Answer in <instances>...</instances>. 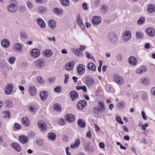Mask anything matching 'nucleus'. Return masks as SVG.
I'll use <instances>...</instances> for the list:
<instances>
[{"label":"nucleus","mask_w":155,"mask_h":155,"mask_svg":"<svg viewBox=\"0 0 155 155\" xmlns=\"http://www.w3.org/2000/svg\"><path fill=\"white\" fill-rule=\"evenodd\" d=\"M10 5L7 6V8L9 12L15 13L17 10L18 3L16 0H11L9 2Z\"/></svg>","instance_id":"f257e3e1"},{"label":"nucleus","mask_w":155,"mask_h":155,"mask_svg":"<svg viewBox=\"0 0 155 155\" xmlns=\"http://www.w3.org/2000/svg\"><path fill=\"white\" fill-rule=\"evenodd\" d=\"M35 67L38 69H40L44 67L46 61L42 58H39L35 61L34 62Z\"/></svg>","instance_id":"f03ea898"},{"label":"nucleus","mask_w":155,"mask_h":155,"mask_svg":"<svg viewBox=\"0 0 155 155\" xmlns=\"http://www.w3.org/2000/svg\"><path fill=\"white\" fill-rule=\"evenodd\" d=\"M131 37V31L128 30H127L123 33L122 39L124 42H127L130 39Z\"/></svg>","instance_id":"7ed1b4c3"},{"label":"nucleus","mask_w":155,"mask_h":155,"mask_svg":"<svg viewBox=\"0 0 155 155\" xmlns=\"http://www.w3.org/2000/svg\"><path fill=\"white\" fill-rule=\"evenodd\" d=\"M14 88V86L12 84L9 83L6 86L5 93V94L9 95L13 92Z\"/></svg>","instance_id":"20e7f679"},{"label":"nucleus","mask_w":155,"mask_h":155,"mask_svg":"<svg viewBox=\"0 0 155 155\" xmlns=\"http://www.w3.org/2000/svg\"><path fill=\"white\" fill-rule=\"evenodd\" d=\"M40 50L37 48L32 49L30 51V56L33 58H37L40 56Z\"/></svg>","instance_id":"39448f33"},{"label":"nucleus","mask_w":155,"mask_h":155,"mask_svg":"<svg viewBox=\"0 0 155 155\" xmlns=\"http://www.w3.org/2000/svg\"><path fill=\"white\" fill-rule=\"evenodd\" d=\"M95 82L94 79L92 77L87 76L86 78V84L89 87L93 86Z\"/></svg>","instance_id":"423d86ee"},{"label":"nucleus","mask_w":155,"mask_h":155,"mask_svg":"<svg viewBox=\"0 0 155 155\" xmlns=\"http://www.w3.org/2000/svg\"><path fill=\"white\" fill-rule=\"evenodd\" d=\"M87 101L86 100H81L79 101L77 104V107L79 110H82L86 105Z\"/></svg>","instance_id":"0eeeda50"},{"label":"nucleus","mask_w":155,"mask_h":155,"mask_svg":"<svg viewBox=\"0 0 155 155\" xmlns=\"http://www.w3.org/2000/svg\"><path fill=\"white\" fill-rule=\"evenodd\" d=\"M77 71L78 74L80 75H83L85 72V68L82 64H80L77 66Z\"/></svg>","instance_id":"6e6552de"},{"label":"nucleus","mask_w":155,"mask_h":155,"mask_svg":"<svg viewBox=\"0 0 155 155\" xmlns=\"http://www.w3.org/2000/svg\"><path fill=\"white\" fill-rule=\"evenodd\" d=\"M84 149L85 150L90 153H93L94 151V147L91 146L90 142H87L84 145Z\"/></svg>","instance_id":"1a4fd4ad"},{"label":"nucleus","mask_w":155,"mask_h":155,"mask_svg":"<svg viewBox=\"0 0 155 155\" xmlns=\"http://www.w3.org/2000/svg\"><path fill=\"white\" fill-rule=\"evenodd\" d=\"M13 49L15 51L21 52L22 50V46L20 43H16L14 45Z\"/></svg>","instance_id":"9d476101"},{"label":"nucleus","mask_w":155,"mask_h":155,"mask_svg":"<svg viewBox=\"0 0 155 155\" xmlns=\"http://www.w3.org/2000/svg\"><path fill=\"white\" fill-rule=\"evenodd\" d=\"M38 126L42 131H45L46 130V125L45 122L43 120H40L38 122Z\"/></svg>","instance_id":"9b49d317"},{"label":"nucleus","mask_w":155,"mask_h":155,"mask_svg":"<svg viewBox=\"0 0 155 155\" xmlns=\"http://www.w3.org/2000/svg\"><path fill=\"white\" fill-rule=\"evenodd\" d=\"M101 18L98 16H94L92 18V23L95 25L99 24L101 21Z\"/></svg>","instance_id":"f8f14e48"},{"label":"nucleus","mask_w":155,"mask_h":155,"mask_svg":"<svg viewBox=\"0 0 155 155\" xmlns=\"http://www.w3.org/2000/svg\"><path fill=\"white\" fill-rule=\"evenodd\" d=\"M139 82L142 85L146 86L150 84V81L148 78L144 77L141 78L140 79Z\"/></svg>","instance_id":"ddd939ff"},{"label":"nucleus","mask_w":155,"mask_h":155,"mask_svg":"<svg viewBox=\"0 0 155 155\" xmlns=\"http://www.w3.org/2000/svg\"><path fill=\"white\" fill-rule=\"evenodd\" d=\"M147 35L151 37H153L155 35V30L152 28H148L146 30Z\"/></svg>","instance_id":"4468645a"},{"label":"nucleus","mask_w":155,"mask_h":155,"mask_svg":"<svg viewBox=\"0 0 155 155\" xmlns=\"http://www.w3.org/2000/svg\"><path fill=\"white\" fill-rule=\"evenodd\" d=\"M114 80L115 82L118 84H122L123 83V78L117 75H115L114 78Z\"/></svg>","instance_id":"2eb2a0df"},{"label":"nucleus","mask_w":155,"mask_h":155,"mask_svg":"<svg viewBox=\"0 0 155 155\" xmlns=\"http://www.w3.org/2000/svg\"><path fill=\"white\" fill-rule=\"evenodd\" d=\"M18 139L19 142L22 144H25L28 141V138L25 135H23L20 136Z\"/></svg>","instance_id":"dca6fc26"},{"label":"nucleus","mask_w":155,"mask_h":155,"mask_svg":"<svg viewBox=\"0 0 155 155\" xmlns=\"http://www.w3.org/2000/svg\"><path fill=\"white\" fill-rule=\"evenodd\" d=\"M28 91L30 95L34 96L37 93L36 89L34 85H31L28 88Z\"/></svg>","instance_id":"f3484780"},{"label":"nucleus","mask_w":155,"mask_h":155,"mask_svg":"<svg viewBox=\"0 0 155 155\" xmlns=\"http://www.w3.org/2000/svg\"><path fill=\"white\" fill-rule=\"evenodd\" d=\"M75 64V62L73 61H70L68 63L66 64L65 68L67 71H70L74 68V66Z\"/></svg>","instance_id":"a211bd4d"},{"label":"nucleus","mask_w":155,"mask_h":155,"mask_svg":"<svg viewBox=\"0 0 155 155\" xmlns=\"http://www.w3.org/2000/svg\"><path fill=\"white\" fill-rule=\"evenodd\" d=\"M40 95L41 100L43 101H45L48 97V92L45 91H41L40 93Z\"/></svg>","instance_id":"6ab92c4d"},{"label":"nucleus","mask_w":155,"mask_h":155,"mask_svg":"<svg viewBox=\"0 0 155 155\" xmlns=\"http://www.w3.org/2000/svg\"><path fill=\"white\" fill-rule=\"evenodd\" d=\"M147 68L144 66H142L139 67L136 70V73L138 74H140L143 72H145L147 70Z\"/></svg>","instance_id":"aec40b11"},{"label":"nucleus","mask_w":155,"mask_h":155,"mask_svg":"<svg viewBox=\"0 0 155 155\" xmlns=\"http://www.w3.org/2000/svg\"><path fill=\"white\" fill-rule=\"evenodd\" d=\"M65 119L68 122H72L75 120V117L71 114L66 115L65 116Z\"/></svg>","instance_id":"412c9836"},{"label":"nucleus","mask_w":155,"mask_h":155,"mask_svg":"<svg viewBox=\"0 0 155 155\" xmlns=\"http://www.w3.org/2000/svg\"><path fill=\"white\" fill-rule=\"evenodd\" d=\"M128 61L131 65H135L137 63V61L136 58L134 56L130 57L128 59Z\"/></svg>","instance_id":"4be33fe9"},{"label":"nucleus","mask_w":155,"mask_h":155,"mask_svg":"<svg viewBox=\"0 0 155 155\" xmlns=\"http://www.w3.org/2000/svg\"><path fill=\"white\" fill-rule=\"evenodd\" d=\"M69 95L72 101H74L75 99L77 98L78 96V93L74 91L71 92Z\"/></svg>","instance_id":"5701e85b"},{"label":"nucleus","mask_w":155,"mask_h":155,"mask_svg":"<svg viewBox=\"0 0 155 155\" xmlns=\"http://www.w3.org/2000/svg\"><path fill=\"white\" fill-rule=\"evenodd\" d=\"M43 54L46 58L50 57L53 54L52 51L50 49H47L43 52Z\"/></svg>","instance_id":"b1692460"},{"label":"nucleus","mask_w":155,"mask_h":155,"mask_svg":"<svg viewBox=\"0 0 155 155\" xmlns=\"http://www.w3.org/2000/svg\"><path fill=\"white\" fill-rule=\"evenodd\" d=\"M36 21L41 28H45L46 26L45 24L42 19L41 18H38L37 19Z\"/></svg>","instance_id":"393cba45"},{"label":"nucleus","mask_w":155,"mask_h":155,"mask_svg":"<svg viewBox=\"0 0 155 155\" xmlns=\"http://www.w3.org/2000/svg\"><path fill=\"white\" fill-rule=\"evenodd\" d=\"M11 146L15 151L17 152H20L21 151V147L18 143H12L11 144Z\"/></svg>","instance_id":"a878e982"},{"label":"nucleus","mask_w":155,"mask_h":155,"mask_svg":"<svg viewBox=\"0 0 155 155\" xmlns=\"http://www.w3.org/2000/svg\"><path fill=\"white\" fill-rule=\"evenodd\" d=\"M56 137L55 134L54 133L50 132L48 135V137L50 140L54 141L55 140Z\"/></svg>","instance_id":"bb28decb"},{"label":"nucleus","mask_w":155,"mask_h":155,"mask_svg":"<svg viewBox=\"0 0 155 155\" xmlns=\"http://www.w3.org/2000/svg\"><path fill=\"white\" fill-rule=\"evenodd\" d=\"M48 24L50 28L52 29H54L56 25V22L52 19L48 21Z\"/></svg>","instance_id":"cd10ccee"},{"label":"nucleus","mask_w":155,"mask_h":155,"mask_svg":"<svg viewBox=\"0 0 155 155\" xmlns=\"http://www.w3.org/2000/svg\"><path fill=\"white\" fill-rule=\"evenodd\" d=\"M147 10L148 13H152L155 12V7L153 5H148Z\"/></svg>","instance_id":"c85d7f7f"},{"label":"nucleus","mask_w":155,"mask_h":155,"mask_svg":"<svg viewBox=\"0 0 155 155\" xmlns=\"http://www.w3.org/2000/svg\"><path fill=\"white\" fill-rule=\"evenodd\" d=\"M10 43V42L8 40L4 39L2 41L1 44L3 47L5 48H7L9 46Z\"/></svg>","instance_id":"c756f323"},{"label":"nucleus","mask_w":155,"mask_h":155,"mask_svg":"<svg viewBox=\"0 0 155 155\" xmlns=\"http://www.w3.org/2000/svg\"><path fill=\"white\" fill-rule=\"evenodd\" d=\"M80 144V141L79 139H77L75 141L74 144H72L70 145L71 148H76Z\"/></svg>","instance_id":"7c9ffc66"},{"label":"nucleus","mask_w":155,"mask_h":155,"mask_svg":"<svg viewBox=\"0 0 155 155\" xmlns=\"http://www.w3.org/2000/svg\"><path fill=\"white\" fill-rule=\"evenodd\" d=\"M87 68L90 71H95L96 67L95 65L92 63H90L88 64Z\"/></svg>","instance_id":"2f4dec72"},{"label":"nucleus","mask_w":155,"mask_h":155,"mask_svg":"<svg viewBox=\"0 0 155 155\" xmlns=\"http://www.w3.org/2000/svg\"><path fill=\"white\" fill-rule=\"evenodd\" d=\"M22 122L23 125L26 127H28L30 124V121L28 118L26 117L23 118L22 120Z\"/></svg>","instance_id":"473e14b6"},{"label":"nucleus","mask_w":155,"mask_h":155,"mask_svg":"<svg viewBox=\"0 0 155 155\" xmlns=\"http://www.w3.org/2000/svg\"><path fill=\"white\" fill-rule=\"evenodd\" d=\"M100 9L102 13H105L108 10V7L106 5L103 4L101 5Z\"/></svg>","instance_id":"72a5a7b5"},{"label":"nucleus","mask_w":155,"mask_h":155,"mask_svg":"<svg viewBox=\"0 0 155 155\" xmlns=\"http://www.w3.org/2000/svg\"><path fill=\"white\" fill-rule=\"evenodd\" d=\"M77 124L81 128H84L85 126V123L82 119H79L78 120Z\"/></svg>","instance_id":"f704fd0d"},{"label":"nucleus","mask_w":155,"mask_h":155,"mask_svg":"<svg viewBox=\"0 0 155 155\" xmlns=\"http://www.w3.org/2000/svg\"><path fill=\"white\" fill-rule=\"evenodd\" d=\"M72 52L78 56H81L82 55V51L79 49H73L72 50Z\"/></svg>","instance_id":"c9c22d12"},{"label":"nucleus","mask_w":155,"mask_h":155,"mask_svg":"<svg viewBox=\"0 0 155 155\" xmlns=\"http://www.w3.org/2000/svg\"><path fill=\"white\" fill-rule=\"evenodd\" d=\"M53 108L54 109L58 112H60L61 110V105L59 104H55L54 105Z\"/></svg>","instance_id":"e433bc0d"},{"label":"nucleus","mask_w":155,"mask_h":155,"mask_svg":"<svg viewBox=\"0 0 155 155\" xmlns=\"http://www.w3.org/2000/svg\"><path fill=\"white\" fill-rule=\"evenodd\" d=\"M110 38L111 41L113 43H116L118 40L117 37L113 34L110 36Z\"/></svg>","instance_id":"4c0bfd02"},{"label":"nucleus","mask_w":155,"mask_h":155,"mask_svg":"<svg viewBox=\"0 0 155 155\" xmlns=\"http://www.w3.org/2000/svg\"><path fill=\"white\" fill-rule=\"evenodd\" d=\"M53 12L56 14L60 15L63 12V11L61 9H58L57 8H56L53 10Z\"/></svg>","instance_id":"58836bf2"},{"label":"nucleus","mask_w":155,"mask_h":155,"mask_svg":"<svg viewBox=\"0 0 155 155\" xmlns=\"http://www.w3.org/2000/svg\"><path fill=\"white\" fill-rule=\"evenodd\" d=\"M61 4L64 6H68L70 4L69 0H60Z\"/></svg>","instance_id":"ea45409f"},{"label":"nucleus","mask_w":155,"mask_h":155,"mask_svg":"<svg viewBox=\"0 0 155 155\" xmlns=\"http://www.w3.org/2000/svg\"><path fill=\"white\" fill-rule=\"evenodd\" d=\"M3 116L4 117L8 118L10 117V113L8 110H6L3 113Z\"/></svg>","instance_id":"a19ab883"},{"label":"nucleus","mask_w":155,"mask_h":155,"mask_svg":"<svg viewBox=\"0 0 155 155\" xmlns=\"http://www.w3.org/2000/svg\"><path fill=\"white\" fill-rule=\"evenodd\" d=\"M145 21V18L143 17H141L137 21V24L138 25H141L144 23Z\"/></svg>","instance_id":"79ce46f5"},{"label":"nucleus","mask_w":155,"mask_h":155,"mask_svg":"<svg viewBox=\"0 0 155 155\" xmlns=\"http://www.w3.org/2000/svg\"><path fill=\"white\" fill-rule=\"evenodd\" d=\"M136 38L138 39L142 38L143 36V33L139 31H137L136 33Z\"/></svg>","instance_id":"37998d69"},{"label":"nucleus","mask_w":155,"mask_h":155,"mask_svg":"<svg viewBox=\"0 0 155 155\" xmlns=\"http://www.w3.org/2000/svg\"><path fill=\"white\" fill-rule=\"evenodd\" d=\"M125 103L122 101L117 104V107L120 109H123L125 106Z\"/></svg>","instance_id":"c03bdc74"},{"label":"nucleus","mask_w":155,"mask_h":155,"mask_svg":"<svg viewBox=\"0 0 155 155\" xmlns=\"http://www.w3.org/2000/svg\"><path fill=\"white\" fill-rule=\"evenodd\" d=\"M15 58L14 56L10 57L8 59L9 63L11 64H13L15 61Z\"/></svg>","instance_id":"a18cd8bd"},{"label":"nucleus","mask_w":155,"mask_h":155,"mask_svg":"<svg viewBox=\"0 0 155 155\" xmlns=\"http://www.w3.org/2000/svg\"><path fill=\"white\" fill-rule=\"evenodd\" d=\"M54 91L58 93H59L61 91V87L60 86H58L54 89Z\"/></svg>","instance_id":"49530a36"},{"label":"nucleus","mask_w":155,"mask_h":155,"mask_svg":"<svg viewBox=\"0 0 155 155\" xmlns=\"http://www.w3.org/2000/svg\"><path fill=\"white\" fill-rule=\"evenodd\" d=\"M29 111L35 113L36 111V108L35 106H30L28 107Z\"/></svg>","instance_id":"de8ad7c7"},{"label":"nucleus","mask_w":155,"mask_h":155,"mask_svg":"<svg viewBox=\"0 0 155 155\" xmlns=\"http://www.w3.org/2000/svg\"><path fill=\"white\" fill-rule=\"evenodd\" d=\"M6 104L7 107H11L13 105V103L11 100H8L6 102Z\"/></svg>","instance_id":"09e8293b"},{"label":"nucleus","mask_w":155,"mask_h":155,"mask_svg":"<svg viewBox=\"0 0 155 155\" xmlns=\"http://www.w3.org/2000/svg\"><path fill=\"white\" fill-rule=\"evenodd\" d=\"M36 143L38 146H41L43 144V142L42 139H38L36 141Z\"/></svg>","instance_id":"8fccbe9b"},{"label":"nucleus","mask_w":155,"mask_h":155,"mask_svg":"<svg viewBox=\"0 0 155 155\" xmlns=\"http://www.w3.org/2000/svg\"><path fill=\"white\" fill-rule=\"evenodd\" d=\"M37 81L39 84H41L44 83L45 82V81L43 80L41 77H38L37 78Z\"/></svg>","instance_id":"3c124183"},{"label":"nucleus","mask_w":155,"mask_h":155,"mask_svg":"<svg viewBox=\"0 0 155 155\" xmlns=\"http://www.w3.org/2000/svg\"><path fill=\"white\" fill-rule=\"evenodd\" d=\"M39 12H40L44 13L46 12L47 8L43 7H39L38 8Z\"/></svg>","instance_id":"603ef678"},{"label":"nucleus","mask_w":155,"mask_h":155,"mask_svg":"<svg viewBox=\"0 0 155 155\" xmlns=\"http://www.w3.org/2000/svg\"><path fill=\"white\" fill-rule=\"evenodd\" d=\"M27 5L29 9L32 8L33 5L32 3L30 1H28L27 2Z\"/></svg>","instance_id":"864d4df0"},{"label":"nucleus","mask_w":155,"mask_h":155,"mask_svg":"<svg viewBox=\"0 0 155 155\" xmlns=\"http://www.w3.org/2000/svg\"><path fill=\"white\" fill-rule=\"evenodd\" d=\"M59 124L62 126L66 124V121L63 119H60L58 120Z\"/></svg>","instance_id":"5fc2aeb1"},{"label":"nucleus","mask_w":155,"mask_h":155,"mask_svg":"<svg viewBox=\"0 0 155 155\" xmlns=\"http://www.w3.org/2000/svg\"><path fill=\"white\" fill-rule=\"evenodd\" d=\"M28 135L29 137L31 138L35 137L36 136L35 134L31 131L28 133Z\"/></svg>","instance_id":"6e6d98bb"},{"label":"nucleus","mask_w":155,"mask_h":155,"mask_svg":"<svg viewBox=\"0 0 155 155\" xmlns=\"http://www.w3.org/2000/svg\"><path fill=\"white\" fill-rule=\"evenodd\" d=\"M98 105L99 107H100L102 109L105 110L104 104L103 102L100 101H98Z\"/></svg>","instance_id":"4d7b16f0"},{"label":"nucleus","mask_w":155,"mask_h":155,"mask_svg":"<svg viewBox=\"0 0 155 155\" xmlns=\"http://www.w3.org/2000/svg\"><path fill=\"white\" fill-rule=\"evenodd\" d=\"M64 76L65 77L64 81V83L65 84H66L67 83L68 81L69 76L68 74H64Z\"/></svg>","instance_id":"13d9d810"},{"label":"nucleus","mask_w":155,"mask_h":155,"mask_svg":"<svg viewBox=\"0 0 155 155\" xmlns=\"http://www.w3.org/2000/svg\"><path fill=\"white\" fill-rule=\"evenodd\" d=\"M77 23L78 26L82 24L80 18V15H78V18H77Z\"/></svg>","instance_id":"bf43d9fd"},{"label":"nucleus","mask_w":155,"mask_h":155,"mask_svg":"<svg viewBox=\"0 0 155 155\" xmlns=\"http://www.w3.org/2000/svg\"><path fill=\"white\" fill-rule=\"evenodd\" d=\"M117 60L118 61H122V57L121 54H118L116 56Z\"/></svg>","instance_id":"052dcab7"},{"label":"nucleus","mask_w":155,"mask_h":155,"mask_svg":"<svg viewBox=\"0 0 155 155\" xmlns=\"http://www.w3.org/2000/svg\"><path fill=\"white\" fill-rule=\"evenodd\" d=\"M116 120L119 123L123 124V122L121 120V119L120 116H117L116 118Z\"/></svg>","instance_id":"680f3d73"},{"label":"nucleus","mask_w":155,"mask_h":155,"mask_svg":"<svg viewBox=\"0 0 155 155\" xmlns=\"http://www.w3.org/2000/svg\"><path fill=\"white\" fill-rule=\"evenodd\" d=\"M26 7L24 6H20L19 8V10L21 12H24L25 10Z\"/></svg>","instance_id":"e2e57ef3"},{"label":"nucleus","mask_w":155,"mask_h":155,"mask_svg":"<svg viewBox=\"0 0 155 155\" xmlns=\"http://www.w3.org/2000/svg\"><path fill=\"white\" fill-rule=\"evenodd\" d=\"M93 113L96 114H99V110L96 107H94L92 110Z\"/></svg>","instance_id":"0e129e2a"},{"label":"nucleus","mask_w":155,"mask_h":155,"mask_svg":"<svg viewBox=\"0 0 155 155\" xmlns=\"http://www.w3.org/2000/svg\"><path fill=\"white\" fill-rule=\"evenodd\" d=\"M20 35L21 37H22L24 39H26L28 38L27 35L25 32H21L20 33Z\"/></svg>","instance_id":"69168bd1"},{"label":"nucleus","mask_w":155,"mask_h":155,"mask_svg":"<svg viewBox=\"0 0 155 155\" xmlns=\"http://www.w3.org/2000/svg\"><path fill=\"white\" fill-rule=\"evenodd\" d=\"M14 127L16 128L18 130H20L21 128V125L17 123L15 124Z\"/></svg>","instance_id":"338daca9"},{"label":"nucleus","mask_w":155,"mask_h":155,"mask_svg":"<svg viewBox=\"0 0 155 155\" xmlns=\"http://www.w3.org/2000/svg\"><path fill=\"white\" fill-rule=\"evenodd\" d=\"M100 0H96L94 2V5L96 6H98L100 5Z\"/></svg>","instance_id":"774afa93"}]
</instances>
